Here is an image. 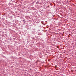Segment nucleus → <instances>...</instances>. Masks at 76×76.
Masks as SVG:
<instances>
[{
	"label": "nucleus",
	"instance_id": "nucleus-1",
	"mask_svg": "<svg viewBox=\"0 0 76 76\" xmlns=\"http://www.w3.org/2000/svg\"><path fill=\"white\" fill-rule=\"evenodd\" d=\"M55 67H56V68L57 67V65L55 66Z\"/></svg>",
	"mask_w": 76,
	"mask_h": 76
}]
</instances>
